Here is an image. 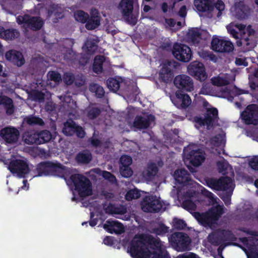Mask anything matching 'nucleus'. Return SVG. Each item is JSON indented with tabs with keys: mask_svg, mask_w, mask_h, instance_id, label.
I'll return each mask as SVG.
<instances>
[{
	"mask_svg": "<svg viewBox=\"0 0 258 258\" xmlns=\"http://www.w3.org/2000/svg\"><path fill=\"white\" fill-rule=\"evenodd\" d=\"M141 208L145 212L157 213L163 208L162 203L156 196H145L141 202Z\"/></svg>",
	"mask_w": 258,
	"mask_h": 258,
	"instance_id": "obj_11",
	"label": "nucleus"
},
{
	"mask_svg": "<svg viewBox=\"0 0 258 258\" xmlns=\"http://www.w3.org/2000/svg\"><path fill=\"white\" fill-rule=\"evenodd\" d=\"M74 17L77 21L84 24L88 19L89 15L82 10H79L75 13Z\"/></svg>",
	"mask_w": 258,
	"mask_h": 258,
	"instance_id": "obj_43",
	"label": "nucleus"
},
{
	"mask_svg": "<svg viewBox=\"0 0 258 258\" xmlns=\"http://www.w3.org/2000/svg\"><path fill=\"white\" fill-rule=\"evenodd\" d=\"M174 177L180 184H187L190 180V175L185 169H177L174 172Z\"/></svg>",
	"mask_w": 258,
	"mask_h": 258,
	"instance_id": "obj_28",
	"label": "nucleus"
},
{
	"mask_svg": "<svg viewBox=\"0 0 258 258\" xmlns=\"http://www.w3.org/2000/svg\"><path fill=\"white\" fill-rule=\"evenodd\" d=\"M174 85L182 92H190L193 90V82L190 77L185 75H180L175 77L174 80Z\"/></svg>",
	"mask_w": 258,
	"mask_h": 258,
	"instance_id": "obj_17",
	"label": "nucleus"
},
{
	"mask_svg": "<svg viewBox=\"0 0 258 258\" xmlns=\"http://www.w3.org/2000/svg\"><path fill=\"white\" fill-rule=\"evenodd\" d=\"M75 81L74 75L71 73H66L63 76V81L68 85H72Z\"/></svg>",
	"mask_w": 258,
	"mask_h": 258,
	"instance_id": "obj_51",
	"label": "nucleus"
},
{
	"mask_svg": "<svg viewBox=\"0 0 258 258\" xmlns=\"http://www.w3.org/2000/svg\"><path fill=\"white\" fill-rule=\"evenodd\" d=\"M216 8L219 13L221 14V12L225 9V4L222 0H217L216 2L215 1L213 2V10Z\"/></svg>",
	"mask_w": 258,
	"mask_h": 258,
	"instance_id": "obj_56",
	"label": "nucleus"
},
{
	"mask_svg": "<svg viewBox=\"0 0 258 258\" xmlns=\"http://www.w3.org/2000/svg\"><path fill=\"white\" fill-rule=\"evenodd\" d=\"M116 209L117 208L113 204L109 203L107 207L106 208L105 211L106 213L108 214H116L118 213Z\"/></svg>",
	"mask_w": 258,
	"mask_h": 258,
	"instance_id": "obj_61",
	"label": "nucleus"
},
{
	"mask_svg": "<svg viewBox=\"0 0 258 258\" xmlns=\"http://www.w3.org/2000/svg\"><path fill=\"white\" fill-rule=\"evenodd\" d=\"M171 65V62L170 61L163 64L159 73V79L161 82L167 83L172 80L174 75L172 70L170 68Z\"/></svg>",
	"mask_w": 258,
	"mask_h": 258,
	"instance_id": "obj_25",
	"label": "nucleus"
},
{
	"mask_svg": "<svg viewBox=\"0 0 258 258\" xmlns=\"http://www.w3.org/2000/svg\"><path fill=\"white\" fill-rule=\"evenodd\" d=\"M85 27L87 30H92L97 28L100 24V17L96 9H92L90 16L85 23Z\"/></svg>",
	"mask_w": 258,
	"mask_h": 258,
	"instance_id": "obj_26",
	"label": "nucleus"
},
{
	"mask_svg": "<svg viewBox=\"0 0 258 258\" xmlns=\"http://www.w3.org/2000/svg\"><path fill=\"white\" fill-rule=\"evenodd\" d=\"M32 96L35 101L42 102L44 100L45 94L41 91L35 90L33 92Z\"/></svg>",
	"mask_w": 258,
	"mask_h": 258,
	"instance_id": "obj_50",
	"label": "nucleus"
},
{
	"mask_svg": "<svg viewBox=\"0 0 258 258\" xmlns=\"http://www.w3.org/2000/svg\"><path fill=\"white\" fill-rule=\"evenodd\" d=\"M158 172V168L154 163H150L148 164L147 169L143 174L148 179H151L154 177Z\"/></svg>",
	"mask_w": 258,
	"mask_h": 258,
	"instance_id": "obj_36",
	"label": "nucleus"
},
{
	"mask_svg": "<svg viewBox=\"0 0 258 258\" xmlns=\"http://www.w3.org/2000/svg\"><path fill=\"white\" fill-rule=\"evenodd\" d=\"M17 22L19 24L25 25L33 31L39 30L42 27L44 22L39 17H32L28 14L19 16L17 18Z\"/></svg>",
	"mask_w": 258,
	"mask_h": 258,
	"instance_id": "obj_12",
	"label": "nucleus"
},
{
	"mask_svg": "<svg viewBox=\"0 0 258 258\" xmlns=\"http://www.w3.org/2000/svg\"><path fill=\"white\" fill-rule=\"evenodd\" d=\"M176 98L173 101L174 104L178 108L186 109L191 103L189 96L181 90L175 92Z\"/></svg>",
	"mask_w": 258,
	"mask_h": 258,
	"instance_id": "obj_20",
	"label": "nucleus"
},
{
	"mask_svg": "<svg viewBox=\"0 0 258 258\" xmlns=\"http://www.w3.org/2000/svg\"><path fill=\"white\" fill-rule=\"evenodd\" d=\"M151 249H156L158 251L163 249L160 240L151 235L141 234L134 236L130 243L127 250L133 258H150L152 253Z\"/></svg>",
	"mask_w": 258,
	"mask_h": 258,
	"instance_id": "obj_1",
	"label": "nucleus"
},
{
	"mask_svg": "<svg viewBox=\"0 0 258 258\" xmlns=\"http://www.w3.org/2000/svg\"><path fill=\"white\" fill-rule=\"evenodd\" d=\"M106 59L105 56L102 55H97L95 56L92 65L93 72L97 74H100L103 72V64Z\"/></svg>",
	"mask_w": 258,
	"mask_h": 258,
	"instance_id": "obj_32",
	"label": "nucleus"
},
{
	"mask_svg": "<svg viewBox=\"0 0 258 258\" xmlns=\"http://www.w3.org/2000/svg\"><path fill=\"white\" fill-rule=\"evenodd\" d=\"M92 87L95 89V94L98 98H101L104 96L105 92L103 87L97 84H95L93 86L91 87V89H92Z\"/></svg>",
	"mask_w": 258,
	"mask_h": 258,
	"instance_id": "obj_55",
	"label": "nucleus"
},
{
	"mask_svg": "<svg viewBox=\"0 0 258 258\" xmlns=\"http://www.w3.org/2000/svg\"><path fill=\"white\" fill-rule=\"evenodd\" d=\"M47 77L50 80L56 83H59L61 81V76L57 72L49 71L47 74Z\"/></svg>",
	"mask_w": 258,
	"mask_h": 258,
	"instance_id": "obj_49",
	"label": "nucleus"
},
{
	"mask_svg": "<svg viewBox=\"0 0 258 258\" xmlns=\"http://www.w3.org/2000/svg\"><path fill=\"white\" fill-rule=\"evenodd\" d=\"M86 111L87 117L90 119L96 118L101 113V110L100 108L94 106H89Z\"/></svg>",
	"mask_w": 258,
	"mask_h": 258,
	"instance_id": "obj_39",
	"label": "nucleus"
},
{
	"mask_svg": "<svg viewBox=\"0 0 258 258\" xmlns=\"http://www.w3.org/2000/svg\"><path fill=\"white\" fill-rule=\"evenodd\" d=\"M217 167L220 173H225L227 169L226 164L223 162H218L217 163Z\"/></svg>",
	"mask_w": 258,
	"mask_h": 258,
	"instance_id": "obj_63",
	"label": "nucleus"
},
{
	"mask_svg": "<svg viewBox=\"0 0 258 258\" xmlns=\"http://www.w3.org/2000/svg\"><path fill=\"white\" fill-rule=\"evenodd\" d=\"M223 213V210L221 207L212 208L205 213L196 212L194 216L199 223L205 227H211L216 223Z\"/></svg>",
	"mask_w": 258,
	"mask_h": 258,
	"instance_id": "obj_5",
	"label": "nucleus"
},
{
	"mask_svg": "<svg viewBox=\"0 0 258 258\" xmlns=\"http://www.w3.org/2000/svg\"><path fill=\"white\" fill-rule=\"evenodd\" d=\"M48 15L51 16L53 15L56 19V21L53 22L56 23L58 19L63 17V11L58 6V5L52 4L51 5L48 11Z\"/></svg>",
	"mask_w": 258,
	"mask_h": 258,
	"instance_id": "obj_35",
	"label": "nucleus"
},
{
	"mask_svg": "<svg viewBox=\"0 0 258 258\" xmlns=\"http://www.w3.org/2000/svg\"><path fill=\"white\" fill-rule=\"evenodd\" d=\"M246 31L248 36L242 38L241 40V43L243 45L248 46V48H252L254 45L253 43V40L250 38L249 37L253 36L255 34V32L250 25H249L247 27Z\"/></svg>",
	"mask_w": 258,
	"mask_h": 258,
	"instance_id": "obj_34",
	"label": "nucleus"
},
{
	"mask_svg": "<svg viewBox=\"0 0 258 258\" xmlns=\"http://www.w3.org/2000/svg\"><path fill=\"white\" fill-rule=\"evenodd\" d=\"M206 185L213 190L217 191H226L219 195L226 205L231 203V197L232 194V189H230L232 179L228 176H222L219 179L208 178L205 180Z\"/></svg>",
	"mask_w": 258,
	"mask_h": 258,
	"instance_id": "obj_2",
	"label": "nucleus"
},
{
	"mask_svg": "<svg viewBox=\"0 0 258 258\" xmlns=\"http://www.w3.org/2000/svg\"><path fill=\"white\" fill-rule=\"evenodd\" d=\"M103 227L105 230L111 234L114 233L115 234H120L124 232L123 225L117 221H113L109 219L106 221Z\"/></svg>",
	"mask_w": 258,
	"mask_h": 258,
	"instance_id": "obj_24",
	"label": "nucleus"
},
{
	"mask_svg": "<svg viewBox=\"0 0 258 258\" xmlns=\"http://www.w3.org/2000/svg\"><path fill=\"white\" fill-rule=\"evenodd\" d=\"M233 235L230 231H217L209 235V241L213 245L218 246L228 239L232 238Z\"/></svg>",
	"mask_w": 258,
	"mask_h": 258,
	"instance_id": "obj_18",
	"label": "nucleus"
},
{
	"mask_svg": "<svg viewBox=\"0 0 258 258\" xmlns=\"http://www.w3.org/2000/svg\"><path fill=\"white\" fill-rule=\"evenodd\" d=\"M155 116L151 114L147 115V117L137 115L134 119L133 126L140 130L147 129L149 127L151 123L155 121Z\"/></svg>",
	"mask_w": 258,
	"mask_h": 258,
	"instance_id": "obj_23",
	"label": "nucleus"
},
{
	"mask_svg": "<svg viewBox=\"0 0 258 258\" xmlns=\"http://www.w3.org/2000/svg\"><path fill=\"white\" fill-rule=\"evenodd\" d=\"M248 249L254 256H258V244L255 245L254 243L253 245H250L248 247Z\"/></svg>",
	"mask_w": 258,
	"mask_h": 258,
	"instance_id": "obj_62",
	"label": "nucleus"
},
{
	"mask_svg": "<svg viewBox=\"0 0 258 258\" xmlns=\"http://www.w3.org/2000/svg\"><path fill=\"white\" fill-rule=\"evenodd\" d=\"M212 84L218 87L223 86L227 84V81L221 77H215L212 79Z\"/></svg>",
	"mask_w": 258,
	"mask_h": 258,
	"instance_id": "obj_54",
	"label": "nucleus"
},
{
	"mask_svg": "<svg viewBox=\"0 0 258 258\" xmlns=\"http://www.w3.org/2000/svg\"><path fill=\"white\" fill-rule=\"evenodd\" d=\"M8 169L13 174H16L19 177H25L29 171L27 162L21 159H14L10 161Z\"/></svg>",
	"mask_w": 258,
	"mask_h": 258,
	"instance_id": "obj_14",
	"label": "nucleus"
},
{
	"mask_svg": "<svg viewBox=\"0 0 258 258\" xmlns=\"http://www.w3.org/2000/svg\"><path fill=\"white\" fill-rule=\"evenodd\" d=\"M214 0H195L194 5L197 10L201 12H211L213 11Z\"/></svg>",
	"mask_w": 258,
	"mask_h": 258,
	"instance_id": "obj_27",
	"label": "nucleus"
},
{
	"mask_svg": "<svg viewBox=\"0 0 258 258\" xmlns=\"http://www.w3.org/2000/svg\"><path fill=\"white\" fill-rule=\"evenodd\" d=\"M75 134L79 138H83L85 136L86 133L82 126L78 125L75 130Z\"/></svg>",
	"mask_w": 258,
	"mask_h": 258,
	"instance_id": "obj_58",
	"label": "nucleus"
},
{
	"mask_svg": "<svg viewBox=\"0 0 258 258\" xmlns=\"http://www.w3.org/2000/svg\"><path fill=\"white\" fill-rule=\"evenodd\" d=\"M102 175L104 178L107 179L111 182H114L116 180L115 176L109 171H103Z\"/></svg>",
	"mask_w": 258,
	"mask_h": 258,
	"instance_id": "obj_57",
	"label": "nucleus"
},
{
	"mask_svg": "<svg viewBox=\"0 0 258 258\" xmlns=\"http://www.w3.org/2000/svg\"><path fill=\"white\" fill-rule=\"evenodd\" d=\"M64 59L71 63L76 64L78 61L80 63L81 61L79 60V54H77L72 49H69L67 51L64 55Z\"/></svg>",
	"mask_w": 258,
	"mask_h": 258,
	"instance_id": "obj_38",
	"label": "nucleus"
},
{
	"mask_svg": "<svg viewBox=\"0 0 258 258\" xmlns=\"http://www.w3.org/2000/svg\"><path fill=\"white\" fill-rule=\"evenodd\" d=\"M119 170L121 176L125 178L131 177L133 173L130 166H120Z\"/></svg>",
	"mask_w": 258,
	"mask_h": 258,
	"instance_id": "obj_48",
	"label": "nucleus"
},
{
	"mask_svg": "<svg viewBox=\"0 0 258 258\" xmlns=\"http://www.w3.org/2000/svg\"><path fill=\"white\" fill-rule=\"evenodd\" d=\"M172 51L174 57L179 61L186 62L191 58V49L185 44L175 43Z\"/></svg>",
	"mask_w": 258,
	"mask_h": 258,
	"instance_id": "obj_10",
	"label": "nucleus"
},
{
	"mask_svg": "<svg viewBox=\"0 0 258 258\" xmlns=\"http://www.w3.org/2000/svg\"><path fill=\"white\" fill-rule=\"evenodd\" d=\"M64 166L58 162L42 161L38 163L33 170L34 177L59 175L62 173Z\"/></svg>",
	"mask_w": 258,
	"mask_h": 258,
	"instance_id": "obj_3",
	"label": "nucleus"
},
{
	"mask_svg": "<svg viewBox=\"0 0 258 258\" xmlns=\"http://www.w3.org/2000/svg\"><path fill=\"white\" fill-rule=\"evenodd\" d=\"M182 207L188 211H195L197 209V205L191 200L188 199L183 201L182 203Z\"/></svg>",
	"mask_w": 258,
	"mask_h": 258,
	"instance_id": "obj_46",
	"label": "nucleus"
},
{
	"mask_svg": "<svg viewBox=\"0 0 258 258\" xmlns=\"http://www.w3.org/2000/svg\"><path fill=\"white\" fill-rule=\"evenodd\" d=\"M78 126V125L73 120L67 121L64 124V127L62 130L63 133L67 136H73L75 134V130Z\"/></svg>",
	"mask_w": 258,
	"mask_h": 258,
	"instance_id": "obj_37",
	"label": "nucleus"
},
{
	"mask_svg": "<svg viewBox=\"0 0 258 258\" xmlns=\"http://www.w3.org/2000/svg\"><path fill=\"white\" fill-rule=\"evenodd\" d=\"M20 35L19 32L15 29H5L3 27L0 26V37L5 40H14Z\"/></svg>",
	"mask_w": 258,
	"mask_h": 258,
	"instance_id": "obj_31",
	"label": "nucleus"
},
{
	"mask_svg": "<svg viewBox=\"0 0 258 258\" xmlns=\"http://www.w3.org/2000/svg\"><path fill=\"white\" fill-rule=\"evenodd\" d=\"M219 119L218 111L216 108H207L205 117L201 116H195L193 117V121L195 123V127L199 128L202 126H207V129L213 127L218 122Z\"/></svg>",
	"mask_w": 258,
	"mask_h": 258,
	"instance_id": "obj_7",
	"label": "nucleus"
},
{
	"mask_svg": "<svg viewBox=\"0 0 258 258\" xmlns=\"http://www.w3.org/2000/svg\"><path fill=\"white\" fill-rule=\"evenodd\" d=\"M120 82L115 78H109L106 81L108 88L113 92H116L120 88Z\"/></svg>",
	"mask_w": 258,
	"mask_h": 258,
	"instance_id": "obj_40",
	"label": "nucleus"
},
{
	"mask_svg": "<svg viewBox=\"0 0 258 258\" xmlns=\"http://www.w3.org/2000/svg\"><path fill=\"white\" fill-rule=\"evenodd\" d=\"M208 33L198 28H192L188 30L187 37L194 44H199L200 40H206Z\"/></svg>",
	"mask_w": 258,
	"mask_h": 258,
	"instance_id": "obj_22",
	"label": "nucleus"
},
{
	"mask_svg": "<svg viewBox=\"0 0 258 258\" xmlns=\"http://www.w3.org/2000/svg\"><path fill=\"white\" fill-rule=\"evenodd\" d=\"M6 59L17 67H21L25 62V60L22 53L18 50L11 49L5 53Z\"/></svg>",
	"mask_w": 258,
	"mask_h": 258,
	"instance_id": "obj_21",
	"label": "nucleus"
},
{
	"mask_svg": "<svg viewBox=\"0 0 258 258\" xmlns=\"http://www.w3.org/2000/svg\"><path fill=\"white\" fill-rule=\"evenodd\" d=\"M92 159L91 153L88 151H83L78 153L75 158V160L79 164H88Z\"/></svg>",
	"mask_w": 258,
	"mask_h": 258,
	"instance_id": "obj_33",
	"label": "nucleus"
},
{
	"mask_svg": "<svg viewBox=\"0 0 258 258\" xmlns=\"http://www.w3.org/2000/svg\"><path fill=\"white\" fill-rule=\"evenodd\" d=\"M141 196L139 190L137 189H131L125 195V199L127 201H131L133 199H137Z\"/></svg>",
	"mask_w": 258,
	"mask_h": 258,
	"instance_id": "obj_47",
	"label": "nucleus"
},
{
	"mask_svg": "<svg viewBox=\"0 0 258 258\" xmlns=\"http://www.w3.org/2000/svg\"><path fill=\"white\" fill-rule=\"evenodd\" d=\"M169 228L162 223H159L157 227L152 229V233L159 236H164L169 232Z\"/></svg>",
	"mask_w": 258,
	"mask_h": 258,
	"instance_id": "obj_41",
	"label": "nucleus"
},
{
	"mask_svg": "<svg viewBox=\"0 0 258 258\" xmlns=\"http://www.w3.org/2000/svg\"><path fill=\"white\" fill-rule=\"evenodd\" d=\"M188 74L201 82L204 81L208 77L204 64L198 61L191 62L187 67Z\"/></svg>",
	"mask_w": 258,
	"mask_h": 258,
	"instance_id": "obj_13",
	"label": "nucleus"
},
{
	"mask_svg": "<svg viewBox=\"0 0 258 258\" xmlns=\"http://www.w3.org/2000/svg\"><path fill=\"white\" fill-rule=\"evenodd\" d=\"M132 161V158L130 156L122 155L120 158V166H130Z\"/></svg>",
	"mask_w": 258,
	"mask_h": 258,
	"instance_id": "obj_53",
	"label": "nucleus"
},
{
	"mask_svg": "<svg viewBox=\"0 0 258 258\" xmlns=\"http://www.w3.org/2000/svg\"><path fill=\"white\" fill-rule=\"evenodd\" d=\"M240 230L247 235H250L254 236H258V232L256 231L251 230L250 229H246V228L243 227L240 229Z\"/></svg>",
	"mask_w": 258,
	"mask_h": 258,
	"instance_id": "obj_64",
	"label": "nucleus"
},
{
	"mask_svg": "<svg viewBox=\"0 0 258 258\" xmlns=\"http://www.w3.org/2000/svg\"><path fill=\"white\" fill-rule=\"evenodd\" d=\"M69 180L80 197L85 198L92 195V183L87 177L76 173L71 175Z\"/></svg>",
	"mask_w": 258,
	"mask_h": 258,
	"instance_id": "obj_4",
	"label": "nucleus"
},
{
	"mask_svg": "<svg viewBox=\"0 0 258 258\" xmlns=\"http://www.w3.org/2000/svg\"><path fill=\"white\" fill-rule=\"evenodd\" d=\"M24 121L30 125H43L44 123L42 118L33 115H30L24 118Z\"/></svg>",
	"mask_w": 258,
	"mask_h": 258,
	"instance_id": "obj_42",
	"label": "nucleus"
},
{
	"mask_svg": "<svg viewBox=\"0 0 258 258\" xmlns=\"http://www.w3.org/2000/svg\"><path fill=\"white\" fill-rule=\"evenodd\" d=\"M249 166L254 170H258V159L257 157L252 158L249 162Z\"/></svg>",
	"mask_w": 258,
	"mask_h": 258,
	"instance_id": "obj_60",
	"label": "nucleus"
},
{
	"mask_svg": "<svg viewBox=\"0 0 258 258\" xmlns=\"http://www.w3.org/2000/svg\"><path fill=\"white\" fill-rule=\"evenodd\" d=\"M168 240L172 247L177 251L189 250L191 239L185 233L174 232L168 237Z\"/></svg>",
	"mask_w": 258,
	"mask_h": 258,
	"instance_id": "obj_8",
	"label": "nucleus"
},
{
	"mask_svg": "<svg viewBox=\"0 0 258 258\" xmlns=\"http://www.w3.org/2000/svg\"><path fill=\"white\" fill-rule=\"evenodd\" d=\"M135 0H121L119 4L123 17H128L133 13Z\"/></svg>",
	"mask_w": 258,
	"mask_h": 258,
	"instance_id": "obj_29",
	"label": "nucleus"
},
{
	"mask_svg": "<svg viewBox=\"0 0 258 258\" xmlns=\"http://www.w3.org/2000/svg\"><path fill=\"white\" fill-rule=\"evenodd\" d=\"M240 117L243 122L247 125L258 124V105H248L241 113Z\"/></svg>",
	"mask_w": 258,
	"mask_h": 258,
	"instance_id": "obj_9",
	"label": "nucleus"
},
{
	"mask_svg": "<svg viewBox=\"0 0 258 258\" xmlns=\"http://www.w3.org/2000/svg\"><path fill=\"white\" fill-rule=\"evenodd\" d=\"M0 135L7 143L14 144L17 143L20 137V132L16 127L9 126L1 130Z\"/></svg>",
	"mask_w": 258,
	"mask_h": 258,
	"instance_id": "obj_15",
	"label": "nucleus"
},
{
	"mask_svg": "<svg viewBox=\"0 0 258 258\" xmlns=\"http://www.w3.org/2000/svg\"><path fill=\"white\" fill-rule=\"evenodd\" d=\"M211 47L213 50L219 52H230L234 49L233 43L229 40L214 37L211 42Z\"/></svg>",
	"mask_w": 258,
	"mask_h": 258,
	"instance_id": "obj_16",
	"label": "nucleus"
},
{
	"mask_svg": "<svg viewBox=\"0 0 258 258\" xmlns=\"http://www.w3.org/2000/svg\"><path fill=\"white\" fill-rule=\"evenodd\" d=\"M124 19H125L126 21L128 22V24L134 26L137 24V18L133 15V13L129 15L128 17H123Z\"/></svg>",
	"mask_w": 258,
	"mask_h": 258,
	"instance_id": "obj_59",
	"label": "nucleus"
},
{
	"mask_svg": "<svg viewBox=\"0 0 258 258\" xmlns=\"http://www.w3.org/2000/svg\"><path fill=\"white\" fill-rule=\"evenodd\" d=\"M187 148L183 149V153L189 160L190 163L195 167H198L205 161V157L200 152V149L192 150L186 154Z\"/></svg>",
	"mask_w": 258,
	"mask_h": 258,
	"instance_id": "obj_19",
	"label": "nucleus"
},
{
	"mask_svg": "<svg viewBox=\"0 0 258 258\" xmlns=\"http://www.w3.org/2000/svg\"><path fill=\"white\" fill-rule=\"evenodd\" d=\"M52 138L51 133L47 130L39 132L35 130L25 132L22 135L24 142L28 145H41L48 142Z\"/></svg>",
	"mask_w": 258,
	"mask_h": 258,
	"instance_id": "obj_6",
	"label": "nucleus"
},
{
	"mask_svg": "<svg viewBox=\"0 0 258 258\" xmlns=\"http://www.w3.org/2000/svg\"><path fill=\"white\" fill-rule=\"evenodd\" d=\"M152 258H170L168 252L164 249H160L158 252H154Z\"/></svg>",
	"mask_w": 258,
	"mask_h": 258,
	"instance_id": "obj_52",
	"label": "nucleus"
},
{
	"mask_svg": "<svg viewBox=\"0 0 258 258\" xmlns=\"http://www.w3.org/2000/svg\"><path fill=\"white\" fill-rule=\"evenodd\" d=\"M172 227L177 230H183L186 227V223L182 219L174 218L172 221Z\"/></svg>",
	"mask_w": 258,
	"mask_h": 258,
	"instance_id": "obj_45",
	"label": "nucleus"
},
{
	"mask_svg": "<svg viewBox=\"0 0 258 258\" xmlns=\"http://www.w3.org/2000/svg\"><path fill=\"white\" fill-rule=\"evenodd\" d=\"M85 45L87 48V52L89 54H93L98 49V45L94 40H87L85 42Z\"/></svg>",
	"mask_w": 258,
	"mask_h": 258,
	"instance_id": "obj_44",
	"label": "nucleus"
},
{
	"mask_svg": "<svg viewBox=\"0 0 258 258\" xmlns=\"http://www.w3.org/2000/svg\"><path fill=\"white\" fill-rule=\"evenodd\" d=\"M0 105L4 106L8 115H11L14 112L15 107L11 98L5 95L0 96Z\"/></svg>",
	"mask_w": 258,
	"mask_h": 258,
	"instance_id": "obj_30",
	"label": "nucleus"
}]
</instances>
